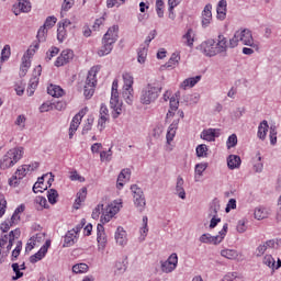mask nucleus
<instances>
[{
  "label": "nucleus",
  "instance_id": "e433bc0d",
  "mask_svg": "<svg viewBox=\"0 0 281 281\" xmlns=\"http://www.w3.org/2000/svg\"><path fill=\"white\" fill-rule=\"evenodd\" d=\"M123 80L125 85V90L131 91V89L133 88V76H131V74L128 72H125L123 74Z\"/></svg>",
  "mask_w": 281,
  "mask_h": 281
},
{
  "label": "nucleus",
  "instance_id": "ea45409f",
  "mask_svg": "<svg viewBox=\"0 0 281 281\" xmlns=\"http://www.w3.org/2000/svg\"><path fill=\"white\" fill-rule=\"evenodd\" d=\"M192 29H189L187 33L182 36L188 47H192L194 45V37H192Z\"/></svg>",
  "mask_w": 281,
  "mask_h": 281
},
{
  "label": "nucleus",
  "instance_id": "c756f323",
  "mask_svg": "<svg viewBox=\"0 0 281 281\" xmlns=\"http://www.w3.org/2000/svg\"><path fill=\"white\" fill-rule=\"evenodd\" d=\"M180 60H181V56L177 53H173L170 59L168 60V63H166L165 67L167 69H175L177 65H179Z\"/></svg>",
  "mask_w": 281,
  "mask_h": 281
},
{
  "label": "nucleus",
  "instance_id": "2eb2a0df",
  "mask_svg": "<svg viewBox=\"0 0 281 281\" xmlns=\"http://www.w3.org/2000/svg\"><path fill=\"white\" fill-rule=\"evenodd\" d=\"M120 212V209L113 204H108L103 211V214L101 216V223H109Z\"/></svg>",
  "mask_w": 281,
  "mask_h": 281
},
{
  "label": "nucleus",
  "instance_id": "412c9836",
  "mask_svg": "<svg viewBox=\"0 0 281 281\" xmlns=\"http://www.w3.org/2000/svg\"><path fill=\"white\" fill-rule=\"evenodd\" d=\"M48 95H52L53 98H63L65 95V90L60 88V86L50 85L47 88Z\"/></svg>",
  "mask_w": 281,
  "mask_h": 281
},
{
  "label": "nucleus",
  "instance_id": "8fccbe9b",
  "mask_svg": "<svg viewBox=\"0 0 281 281\" xmlns=\"http://www.w3.org/2000/svg\"><path fill=\"white\" fill-rule=\"evenodd\" d=\"M238 43H240V37L238 36V31H236L234 36L229 40L228 47L234 49V47H238Z\"/></svg>",
  "mask_w": 281,
  "mask_h": 281
},
{
  "label": "nucleus",
  "instance_id": "bf43d9fd",
  "mask_svg": "<svg viewBox=\"0 0 281 281\" xmlns=\"http://www.w3.org/2000/svg\"><path fill=\"white\" fill-rule=\"evenodd\" d=\"M126 0H108L106 1V7L108 8H120V5H122V3H125Z\"/></svg>",
  "mask_w": 281,
  "mask_h": 281
},
{
  "label": "nucleus",
  "instance_id": "09e8293b",
  "mask_svg": "<svg viewBox=\"0 0 281 281\" xmlns=\"http://www.w3.org/2000/svg\"><path fill=\"white\" fill-rule=\"evenodd\" d=\"M207 170V164H198L195 165V179L196 177H203V172Z\"/></svg>",
  "mask_w": 281,
  "mask_h": 281
},
{
  "label": "nucleus",
  "instance_id": "f8f14e48",
  "mask_svg": "<svg viewBox=\"0 0 281 281\" xmlns=\"http://www.w3.org/2000/svg\"><path fill=\"white\" fill-rule=\"evenodd\" d=\"M49 247H52V241L46 240L45 244L41 247V249L33 256L30 257V262L32 265H36L38 260H43L44 256H46Z\"/></svg>",
  "mask_w": 281,
  "mask_h": 281
},
{
  "label": "nucleus",
  "instance_id": "6ab92c4d",
  "mask_svg": "<svg viewBox=\"0 0 281 281\" xmlns=\"http://www.w3.org/2000/svg\"><path fill=\"white\" fill-rule=\"evenodd\" d=\"M217 19L220 21H225L227 16V0H221L217 4Z\"/></svg>",
  "mask_w": 281,
  "mask_h": 281
},
{
  "label": "nucleus",
  "instance_id": "e2e57ef3",
  "mask_svg": "<svg viewBox=\"0 0 281 281\" xmlns=\"http://www.w3.org/2000/svg\"><path fill=\"white\" fill-rule=\"evenodd\" d=\"M169 106H170L171 111H177V109H179V99L171 97Z\"/></svg>",
  "mask_w": 281,
  "mask_h": 281
},
{
  "label": "nucleus",
  "instance_id": "393cba45",
  "mask_svg": "<svg viewBox=\"0 0 281 281\" xmlns=\"http://www.w3.org/2000/svg\"><path fill=\"white\" fill-rule=\"evenodd\" d=\"M76 245V234L74 231H68L64 237L63 247H74Z\"/></svg>",
  "mask_w": 281,
  "mask_h": 281
},
{
  "label": "nucleus",
  "instance_id": "4c0bfd02",
  "mask_svg": "<svg viewBox=\"0 0 281 281\" xmlns=\"http://www.w3.org/2000/svg\"><path fill=\"white\" fill-rule=\"evenodd\" d=\"M255 218H257V221L267 218V210L262 206L255 209Z\"/></svg>",
  "mask_w": 281,
  "mask_h": 281
},
{
  "label": "nucleus",
  "instance_id": "49530a36",
  "mask_svg": "<svg viewBox=\"0 0 281 281\" xmlns=\"http://www.w3.org/2000/svg\"><path fill=\"white\" fill-rule=\"evenodd\" d=\"M263 265H266L270 269H276V259H273L271 255H266L263 257Z\"/></svg>",
  "mask_w": 281,
  "mask_h": 281
},
{
  "label": "nucleus",
  "instance_id": "5701e85b",
  "mask_svg": "<svg viewBox=\"0 0 281 281\" xmlns=\"http://www.w3.org/2000/svg\"><path fill=\"white\" fill-rule=\"evenodd\" d=\"M183 178L178 176L176 182V194H178L179 199L186 200V189H183Z\"/></svg>",
  "mask_w": 281,
  "mask_h": 281
},
{
  "label": "nucleus",
  "instance_id": "c9c22d12",
  "mask_svg": "<svg viewBox=\"0 0 281 281\" xmlns=\"http://www.w3.org/2000/svg\"><path fill=\"white\" fill-rule=\"evenodd\" d=\"M89 271V266L87 263H77L72 266L74 273H87Z\"/></svg>",
  "mask_w": 281,
  "mask_h": 281
},
{
  "label": "nucleus",
  "instance_id": "58836bf2",
  "mask_svg": "<svg viewBox=\"0 0 281 281\" xmlns=\"http://www.w3.org/2000/svg\"><path fill=\"white\" fill-rule=\"evenodd\" d=\"M148 56V47L144 46L138 50V63H140V65H144V63H146V57Z\"/></svg>",
  "mask_w": 281,
  "mask_h": 281
},
{
  "label": "nucleus",
  "instance_id": "a19ab883",
  "mask_svg": "<svg viewBox=\"0 0 281 281\" xmlns=\"http://www.w3.org/2000/svg\"><path fill=\"white\" fill-rule=\"evenodd\" d=\"M196 157H207V145L201 144L195 148Z\"/></svg>",
  "mask_w": 281,
  "mask_h": 281
},
{
  "label": "nucleus",
  "instance_id": "603ef678",
  "mask_svg": "<svg viewBox=\"0 0 281 281\" xmlns=\"http://www.w3.org/2000/svg\"><path fill=\"white\" fill-rule=\"evenodd\" d=\"M8 207V201H5V196L0 193V218L5 214V209Z\"/></svg>",
  "mask_w": 281,
  "mask_h": 281
},
{
  "label": "nucleus",
  "instance_id": "72a5a7b5",
  "mask_svg": "<svg viewBox=\"0 0 281 281\" xmlns=\"http://www.w3.org/2000/svg\"><path fill=\"white\" fill-rule=\"evenodd\" d=\"M47 199L50 205H56L58 203V191L56 189H49L47 191Z\"/></svg>",
  "mask_w": 281,
  "mask_h": 281
},
{
  "label": "nucleus",
  "instance_id": "b1692460",
  "mask_svg": "<svg viewBox=\"0 0 281 281\" xmlns=\"http://www.w3.org/2000/svg\"><path fill=\"white\" fill-rule=\"evenodd\" d=\"M177 128H179V121H173L169 125V130L167 132V144H170V142L175 139V136L177 135Z\"/></svg>",
  "mask_w": 281,
  "mask_h": 281
},
{
  "label": "nucleus",
  "instance_id": "7ed1b4c3",
  "mask_svg": "<svg viewBox=\"0 0 281 281\" xmlns=\"http://www.w3.org/2000/svg\"><path fill=\"white\" fill-rule=\"evenodd\" d=\"M161 93V87L153 86V83L147 85L140 92V103L142 104H153Z\"/></svg>",
  "mask_w": 281,
  "mask_h": 281
},
{
  "label": "nucleus",
  "instance_id": "4d7b16f0",
  "mask_svg": "<svg viewBox=\"0 0 281 281\" xmlns=\"http://www.w3.org/2000/svg\"><path fill=\"white\" fill-rule=\"evenodd\" d=\"M116 98H120V94L117 93V80H114L112 83V104L115 102Z\"/></svg>",
  "mask_w": 281,
  "mask_h": 281
},
{
  "label": "nucleus",
  "instance_id": "338daca9",
  "mask_svg": "<svg viewBox=\"0 0 281 281\" xmlns=\"http://www.w3.org/2000/svg\"><path fill=\"white\" fill-rule=\"evenodd\" d=\"M211 221H210V229H214V227H216V225H218L221 223V217H216V216H211Z\"/></svg>",
  "mask_w": 281,
  "mask_h": 281
},
{
  "label": "nucleus",
  "instance_id": "f257e3e1",
  "mask_svg": "<svg viewBox=\"0 0 281 281\" xmlns=\"http://www.w3.org/2000/svg\"><path fill=\"white\" fill-rule=\"evenodd\" d=\"M117 32H120V26L113 25L103 35L102 46L98 50V56H109L113 52V45L117 43Z\"/></svg>",
  "mask_w": 281,
  "mask_h": 281
},
{
  "label": "nucleus",
  "instance_id": "bb28decb",
  "mask_svg": "<svg viewBox=\"0 0 281 281\" xmlns=\"http://www.w3.org/2000/svg\"><path fill=\"white\" fill-rule=\"evenodd\" d=\"M87 199V187H83L80 189V191L77 193V199L75 200V210H80V203L85 202Z\"/></svg>",
  "mask_w": 281,
  "mask_h": 281
},
{
  "label": "nucleus",
  "instance_id": "4468645a",
  "mask_svg": "<svg viewBox=\"0 0 281 281\" xmlns=\"http://www.w3.org/2000/svg\"><path fill=\"white\" fill-rule=\"evenodd\" d=\"M70 60H74V50L65 49L61 52L60 56L57 57L55 61V67H64Z\"/></svg>",
  "mask_w": 281,
  "mask_h": 281
},
{
  "label": "nucleus",
  "instance_id": "3c124183",
  "mask_svg": "<svg viewBox=\"0 0 281 281\" xmlns=\"http://www.w3.org/2000/svg\"><path fill=\"white\" fill-rule=\"evenodd\" d=\"M12 270L15 273L14 277H12V280H20V278L23 276V272L21 271V268L19 263H12Z\"/></svg>",
  "mask_w": 281,
  "mask_h": 281
},
{
  "label": "nucleus",
  "instance_id": "0e129e2a",
  "mask_svg": "<svg viewBox=\"0 0 281 281\" xmlns=\"http://www.w3.org/2000/svg\"><path fill=\"white\" fill-rule=\"evenodd\" d=\"M16 126H20V128H25V115L21 114L18 116L15 121Z\"/></svg>",
  "mask_w": 281,
  "mask_h": 281
},
{
  "label": "nucleus",
  "instance_id": "774afa93",
  "mask_svg": "<svg viewBox=\"0 0 281 281\" xmlns=\"http://www.w3.org/2000/svg\"><path fill=\"white\" fill-rule=\"evenodd\" d=\"M236 278H238L236 276V272H229L228 274H226L224 278H223V281H235Z\"/></svg>",
  "mask_w": 281,
  "mask_h": 281
},
{
  "label": "nucleus",
  "instance_id": "ddd939ff",
  "mask_svg": "<svg viewBox=\"0 0 281 281\" xmlns=\"http://www.w3.org/2000/svg\"><path fill=\"white\" fill-rule=\"evenodd\" d=\"M215 41V52L216 54H222L223 56H227V37L225 35L220 34Z\"/></svg>",
  "mask_w": 281,
  "mask_h": 281
},
{
  "label": "nucleus",
  "instance_id": "4be33fe9",
  "mask_svg": "<svg viewBox=\"0 0 281 281\" xmlns=\"http://www.w3.org/2000/svg\"><path fill=\"white\" fill-rule=\"evenodd\" d=\"M97 240L102 247L106 245V233H104V225L102 224L97 226Z\"/></svg>",
  "mask_w": 281,
  "mask_h": 281
},
{
  "label": "nucleus",
  "instance_id": "aec40b11",
  "mask_svg": "<svg viewBox=\"0 0 281 281\" xmlns=\"http://www.w3.org/2000/svg\"><path fill=\"white\" fill-rule=\"evenodd\" d=\"M115 240H116L117 245H120L121 247H124V245H126V243H127L126 231H124V228H122V226H119L115 232Z\"/></svg>",
  "mask_w": 281,
  "mask_h": 281
},
{
  "label": "nucleus",
  "instance_id": "473e14b6",
  "mask_svg": "<svg viewBox=\"0 0 281 281\" xmlns=\"http://www.w3.org/2000/svg\"><path fill=\"white\" fill-rule=\"evenodd\" d=\"M221 256L227 258V260H236L238 258V251L235 249H224L221 251Z\"/></svg>",
  "mask_w": 281,
  "mask_h": 281
},
{
  "label": "nucleus",
  "instance_id": "423d86ee",
  "mask_svg": "<svg viewBox=\"0 0 281 281\" xmlns=\"http://www.w3.org/2000/svg\"><path fill=\"white\" fill-rule=\"evenodd\" d=\"M228 225L224 224L222 231H220V235L217 236H212L210 234H203L200 237V243L204 244H213V245H218L220 243H223V238H225L227 234Z\"/></svg>",
  "mask_w": 281,
  "mask_h": 281
},
{
  "label": "nucleus",
  "instance_id": "69168bd1",
  "mask_svg": "<svg viewBox=\"0 0 281 281\" xmlns=\"http://www.w3.org/2000/svg\"><path fill=\"white\" fill-rule=\"evenodd\" d=\"M106 120H109L106 116H104V115L100 116L99 122H98V128L100 131H104L105 124H106Z\"/></svg>",
  "mask_w": 281,
  "mask_h": 281
},
{
  "label": "nucleus",
  "instance_id": "7c9ffc66",
  "mask_svg": "<svg viewBox=\"0 0 281 281\" xmlns=\"http://www.w3.org/2000/svg\"><path fill=\"white\" fill-rule=\"evenodd\" d=\"M267 131H269V123L263 120L258 127L257 135L259 139H265L267 137Z\"/></svg>",
  "mask_w": 281,
  "mask_h": 281
},
{
  "label": "nucleus",
  "instance_id": "de8ad7c7",
  "mask_svg": "<svg viewBox=\"0 0 281 281\" xmlns=\"http://www.w3.org/2000/svg\"><path fill=\"white\" fill-rule=\"evenodd\" d=\"M56 21H57L56 16H54V15L48 16V18H46L45 23L42 27H44L45 30H47V29L49 30L56 25Z\"/></svg>",
  "mask_w": 281,
  "mask_h": 281
},
{
  "label": "nucleus",
  "instance_id": "79ce46f5",
  "mask_svg": "<svg viewBox=\"0 0 281 281\" xmlns=\"http://www.w3.org/2000/svg\"><path fill=\"white\" fill-rule=\"evenodd\" d=\"M18 8L20 12H30L32 10V4L27 0H22L19 2Z\"/></svg>",
  "mask_w": 281,
  "mask_h": 281
},
{
  "label": "nucleus",
  "instance_id": "39448f33",
  "mask_svg": "<svg viewBox=\"0 0 281 281\" xmlns=\"http://www.w3.org/2000/svg\"><path fill=\"white\" fill-rule=\"evenodd\" d=\"M38 168V162H34L32 165H22L20 168H18L15 175L12 178L9 179V186H13V188H16L19 183H21V179L27 175V172H34Z\"/></svg>",
  "mask_w": 281,
  "mask_h": 281
},
{
  "label": "nucleus",
  "instance_id": "9d476101",
  "mask_svg": "<svg viewBox=\"0 0 281 281\" xmlns=\"http://www.w3.org/2000/svg\"><path fill=\"white\" fill-rule=\"evenodd\" d=\"M237 36H239V42L243 43V45H247L248 47H256L254 43V35L249 29L237 31Z\"/></svg>",
  "mask_w": 281,
  "mask_h": 281
},
{
  "label": "nucleus",
  "instance_id": "1a4fd4ad",
  "mask_svg": "<svg viewBox=\"0 0 281 281\" xmlns=\"http://www.w3.org/2000/svg\"><path fill=\"white\" fill-rule=\"evenodd\" d=\"M179 257L173 252L165 262L161 263V271H164V273H172V271L177 269Z\"/></svg>",
  "mask_w": 281,
  "mask_h": 281
},
{
  "label": "nucleus",
  "instance_id": "6e6552de",
  "mask_svg": "<svg viewBox=\"0 0 281 281\" xmlns=\"http://www.w3.org/2000/svg\"><path fill=\"white\" fill-rule=\"evenodd\" d=\"M42 71L43 67L41 65L36 66V68L33 70V78H31L29 87L26 89V93L29 97L34 95L36 87H38V77L41 76Z\"/></svg>",
  "mask_w": 281,
  "mask_h": 281
},
{
  "label": "nucleus",
  "instance_id": "a211bd4d",
  "mask_svg": "<svg viewBox=\"0 0 281 281\" xmlns=\"http://www.w3.org/2000/svg\"><path fill=\"white\" fill-rule=\"evenodd\" d=\"M240 164H243L240 156L229 155L227 157V167L229 170H236V168H240Z\"/></svg>",
  "mask_w": 281,
  "mask_h": 281
},
{
  "label": "nucleus",
  "instance_id": "f3484780",
  "mask_svg": "<svg viewBox=\"0 0 281 281\" xmlns=\"http://www.w3.org/2000/svg\"><path fill=\"white\" fill-rule=\"evenodd\" d=\"M212 23V5L209 3L202 11V26L207 27Z\"/></svg>",
  "mask_w": 281,
  "mask_h": 281
},
{
  "label": "nucleus",
  "instance_id": "2f4dec72",
  "mask_svg": "<svg viewBox=\"0 0 281 281\" xmlns=\"http://www.w3.org/2000/svg\"><path fill=\"white\" fill-rule=\"evenodd\" d=\"M111 109L115 111L113 115L114 120H117L120 115H122V103L120 102V98H116L115 102L112 104V99L110 100Z\"/></svg>",
  "mask_w": 281,
  "mask_h": 281
},
{
  "label": "nucleus",
  "instance_id": "c85d7f7f",
  "mask_svg": "<svg viewBox=\"0 0 281 281\" xmlns=\"http://www.w3.org/2000/svg\"><path fill=\"white\" fill-rule=\"evenodd\" d=\"M201 80V76H195V77H191L186 79L184 81L181 82L180 85V89H184L187 90L188 87H194V85H196L199 81Z\"/></svg>",
  "mask_w": 281,
  "mask_h": 281
},
{
  "label": "nucleus",
  "instance_id": "13d9d810",
  "mask_svg": "<svg viewBox=\"0 0 281 281\" xmlns=\"http://www.w3.org/2000/svg\"><path fill=\"white\" fill-rule=\"evenodd\" d=\"M93 126V117H88L87 123L85 124L83 128H82V135H87V133H89V131H91Z\"/></svg>",
  "mask_w": 281,
  "mask_h": 281
},
{
  "label": "nucleus",
  "instance_id": "052dcab7",
  "mask_svg": "<svg viewBox=\"0 0 281 281\" xmlns=\"http://www.w3.org/2000/svg\"><path fill=\"white\" fill-rule=\"evenodd\" d=\"M74 0H64V3L61 4V10L64 12H68V10H71L74 7Z\"/></svg>",
  "mask_w": 281,
  "mask_h": 281
},
{
  "label": "nucleus",
  "instance_id": "680f3d73",
  "mask_svg": "<svg viewBox=\"0 0 281 281\" xmlns=\"http://www.w3.org/2000/svg\"><path fill=\"white\" fill-rule=\"evenodd\" d=\"M261 161L262 157L260 156V154H258V162L254 165L255 172H262L263 165Z\"/></svg>",
  "mask_w": 281,
  "mask_h": 281
},
{
  "label": "nucleus",
  "instance_id": "a878e982",
  "mask_svg": "<svg viewBox=\"0 0 281 281\" xmlns=\"http://www.w3.org/2000/svg\"><path fill=\"white\" fill-rule=\"evenodd\" d=\"M218 210H221V201L215 198L210 204L209 217L212 218V216H217Z\"/></svg>",
  "mask_w": 281,
  "mask_h": 281
},
{
  "label": "nucleus",
  "instance_id": "c03bdc74",
  "mask_svg": "<svg viewBox=\"0 0 281 281\" xmlns=\"http://www.w3.org/2000/svg\"><path fill=\"white\" fill-rule=\"evenodd\" d=\"M37 41L38 43H45L47 41V29L41 26L37 32Z\"/></svg>",
  "mask_w": 281,
  "mask_h": 281
},
{
  "label": "nucleus",
  "instance_id": "0eeeda50",
  "mask_svg": "<svg viewBox=\"0 0 281 281\" xmlns=\"http://www.w3.org/2000/svg\"><path fill=\"white\" fill-rule=\"evenodd\" d=\"M131 191L134 194V204L136 207H139L140 212L144 211V207H146V198L144 196V191L142 188L137 187V184H132Z\"/></svg>",
  "mask_w": 281,
  "mask_h": 281
},
{
  "label": "nucleus",
  "instance_id": "20e7f679",
  "mask_svg": "<svg viewBox=\"0 0 281 281\" xmlns=\"http://www.w3.org/2000/svg\"><path fill=\"white\" fill-rule=\"evenodd\" d=\"M98 75V67H92L87 76L83 95L89 100L93 97V93H95V83L98 80H95V76Z\"/></svg>",
  "mask_w": 281,
  "mask_h": 281
},
{
  "label": "nucleus",
  "instance_id": "dca6fc26",
  "mask_svg": "<svg viewBox=\"0 0 281 281\" xmlns=\"http://www.w3.org/2000/svg\"><path fill=\"white\" fill-rule=\"evenodd\" d=\"M201 139H204L205 142H215L216 137H218V130L216 128H207L204 130L201 135Z\"/></svg>",
  "mask_w": 281,
  "mask_h": 281
},
{
  "label": "nucleus",
  "instance_id": "a18cd8bd",
  "mask_svg": "<svg viewBox=\"0 0 281 281\" xmlns=\"http://www.w3.org/2000/svg\"><path fill=\"white\" fill-rule=\"evenodd\" d=\"M58 52H60V49L58 47H56V46H53L46 53V57H45L46 63H49V60H52V58H54V56H58Z\"/></svg>",
  "mask_w": 281,
  "mask_h": 281
},
{
  "label": "nucleus",
  "instance_id": "5fc2aeb1",
  "mask_svg": "<svg viewBox=\"0 0 281 281\" xmlns=\"http://www.w3.org/2000/svg\"><path fill=\"white\" fill-rule=\"evenodd\" d=\"M164 0H156V12L159 19H164Z\"/></svg>",
  "mask_w": 281,
  "mask_h": 281
},
{
  "label": "nucleus",
  "instance_id": "9b49d317",
  "mask_svg": "<svg viewBox=\"0 0 281 281\" xmlns=\"http://www.w3.org/2000/svg\"><path fill=\"white\" fill-rule=\"evenodd\" d=\"M201 52L212 58V56H218L216 53L215 40H207L200 45Z\"/></svg>",
  "mask_w": 281,
  "mask_h": 281
},
{
  "label": "nucleus",
  "instance_id": "6e6d98bb",
  "mask_svg": "<svg viewBox=\"0 0 281 281\" xmlns=\"http://www.w3.org/2000/svg\"><path fill=\"white\" fill-rule=\"evenodd\" d=\"M247 221L246 220H239L237 223V232L238 234H245L247 232Z\"/></svg>",
  "mask_w": 281,
  "mask_h": 281
},
{
  "label": "nucleus",
  "instance_id": "cd10ccee",
  "mask_svg": "<svg viewBox=\"0 0 281 281\" xmlns=\"http://www.w3.org/2000/svg\"><path fill=\"white\" fill-rule=\"evenodd\" d=\"M126 177H131V169H123L119 177H117V181H116V188L117 190H122V188H124V179H126Z\"/></svg>",
  "mask_w": 281,
  "mask_h": 281
},
{
  "label": "nucleus",
  "instance_id": "864d4df0",
  "mask_svg": "<svg viewBox=\"0 0 281 281\" xmlns=\"http://www.w3.org/2000/svg\"><path fill=\"white\" fill-rule=\"evenodd\" d=\"M104 210H106V207H104V204H99L92 212V218L98 220L100 218V214L101 211L102 213L104 212Z\"/></svg>",
  "mask_w": 281,
  "mask_h": 281
},
{
  "label": "nucleus",
  "instance_id": "f03ea898",
  "mask_svg": "<svg viewBox=\"0 0 281 281\" xmlns=\"http://www.w3.org/2000/svg\"><path fill=\"white\" fill-rule=\"evenodd\" d=\"M23 158V147L9 149L0 160V170H8Z\"/></svg>",
  "mask_w": 281,
  "mask_h": 281
},
{
  "label": "nucleus",
  "instance_id": "37998d69",
  "mask_svg": "<svg viewBox=\"0 0 281 281\" xmlns=\"http://www.w3.org/2000/svg\"><path fill=\"white\" fill-rule=\"evenodd\" d=\"M237 144H238V136H236V134H232V135L228 137L227 142H226V146H227L228 150H229L231 148H236V145H237Z\"/></svg>",
  "mask_w": 281,
  "mask_h": 281
},
{
  "label": "nucleus",
  "instance_id": "f704fd0d",
  "mask_svg": "<svg viewBox=\"0 0 281 281\" xmlns=\"http://www.w3.org/2000/svg\"><path fill=\"white\" fill-rule=\"evenodd\" d=\"M148 234V216L143 217V227L140 228V240H146Z\"/></svg>",
  "mask_w": 281,
  "mask_h": 281
}]
</instances>
